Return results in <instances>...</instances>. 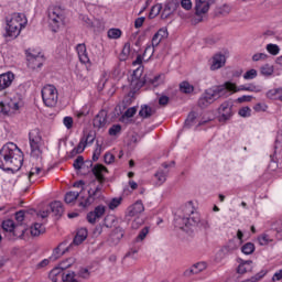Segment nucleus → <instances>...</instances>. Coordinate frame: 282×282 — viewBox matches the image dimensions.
<instances>
[{
  "instance_id": "1",
  "label": "nucleus",
  "mask_w": 282,
  "mask_h": 282,
  "mask_svg": "<svg viewBox=\"0 0 282 282\" xmlns=\"http://www.w3.org/2000/svg\"><path fill=\"white\" fill-rule=\"evenodd\" d=\"M23 166V151L14 142H8L0 149V169L19 171Z\"/></svg>"
},
{
  "instance_id": "2",
  "label": "nucleus",
  "mask_w": 282,
  "mask_h": 282,
  "mask_svg": "<svg viewBox=\"0 0 282 282\" xmlns=\"http://www.w3.org/2000/svg\"><path fill=\"white\" fill-rule=\"evenodd\" d=\"M93 174L96 180L89 183L88 197L85 202L79 203V206L83 208H87V206H91L96 199H100L102 197V188L105 186V175L109 173V170L102 164H96L93 169Z\"/></svg>"
},
{
  "instance_id": "3",
  "label": "nucleus",
  "mask_w": 282,
  "mask_h": 282,
  "mask_svg": "<svg viewBox=\"0 0 282 282\" xmlns=\"http://www.w3.org/2000/svg\"><path fill=\"white\" fill-rule=\"evenodd\" d=\"M197 224H199V214L195 212L193 202L186 203L181 207V209L177 210L174 218L175 228L186 230V228H191V226H197Z\"/></svg>"
},
{
  "instance_id": "4",
  "label": "nucleus",
  "mask_w": 282,
  "mask_h": 282,
  "mask_svg": "<svg viewBox=\"0 0 282 282\" xmlns=\"http://www.w3.org/2000/svg\"><path fill=\"white\" fill-rule=\"evenodd\" d=\"M228 89L235 90V84L226 82L225 85L214 86L212 88L205 89L198 99V107L200 109H207L213 102L228 96Z\"/></svg>"
},
{
  "instance_id": "5",
  "label": "nucleus",
  "mask_w": 282,
  "mask_h": 282,
  "mask_svg": "<svg viewBox=\"0 0 282 282\" xmlns=\"http://www.w3.org/2000/svg\"><path fill=\"white\" fill-rule=\"evenodd\" d=\"M144 74V68L142 66H139L132 74L131 82H130V93L128 96L130 98H133V95L138 94L144 85H152L153 87H158L160 83V75L154 76L153 78H147V76H143Z\"/></svg>"
},
{
  "instance_id": "6",
  "label": "nucleus",
  "mask_w": 282,
  "mask_h": 282,
  "mask_svg": "<svg viewBox=\"0 0 282 282\" xmlns=\"http://www.w3.org/2000/svg\"><path fill=\"white\" fill-rule=\"evenodd\" d=\"M28 25V18L23 13H13L9 20H7L4 36L9 39H18L21 34V30Z\"/></svg>"
},
{
  "instance_id": "7",
  "label": "nucleus",
  "mask_w": 282,
  "mask_h": 282,
  "mask_svg": "<svg viewBox=\"0 0 282 282\" xmlns=\"http://www.w3.org/2000/svg\"><path fill=\"white\" fill-rule=\"evenodd\" d=\"M48 25L52 32H58L61 25L65 24V9L61 6L51 4L47 9Z\"/></svg>"
},
{
  "instance_id": "8",
  "label": "nucleus",
  "mask_w": 282,
  "mask_h": 282,
  "mask_svg": "<svg viewBox=\"0 0 282 282\" xmlns=\"http://www.w3.org/2000/svg\"><path fill=\"white\" fill-rule=\"evenodd\" d=\"M29 142L31 147V155L32 158H41L42 151L41 147L43 145V137H41V130L35 128L29 133Z\"/></svg>"
},
{
  "instance_id": "9",
  "label": "nucleus",
  "mask_w": 282,
  "mask_h": 282,
  "mask_svg": "<svg viewBox=\"0 0 282 282\" xmlns=\"http://www.w3.org/2000/svg\"><path fill=\"white\" fill-rule=\"evenodd\" d=\"M42 100L45 107H55L58 104V89L54 85H45L42 90Z\"/></svg>"
},
{
  "instance_id": "10",
  "label": "nucleus",
  "mask_w": 282,
  "mask_h": 282,
  "mask_svg": "<svg viewBox=\"0 0 282 282\" xmlns=\"http://www.w3.org/2000/svg\"><path fill=\"white\" fill-rule=\"evenodd\" d=\"M1 226L4 232H9V239L11 240L20 239L25 235V228H22L19 232V227H17V224L12 219L3 220Z\"/></svg>"
},
{
  "instance_id": "11",
  "label": "nucleus",
  "mask_w": 282,
  "mask_h": 282,
  "mask_svg": "<svg viewBox=\"0 0 282 282\" xmlns=\"http://www.w3.org/2000/svg\"><path fill=\"white\" fill-rule=\"evenodd\" d=\"M218 113L219 122H227V120H230L232 118V102L224 101L218 108Z\"/></svg>"
},
{
  "instance_id": "12",
  "label": "nucleus",
  "mask_w": 282,
  "mask_h": 282,
  "mask_svg": "<svg viewBox=\"0 0 282 282\" xmlns=\"http://www.w3.org/2000/svg\"><path fill=\"white\" fill-rule=\"evenodd\" d=\"M105 213H107V207H105V205H98L93 212L87 214L86 219L88 224H96V221H100V219H102Z\"/></svg>"
},
{
  "instance_id": "13",
  "label": "nucleus",
  "mask_w": 282,
  "mask_h": 282,
  "mask_svg": "<svg viewBox=\"0 0 282 282\" xmlns=\"http://www.w3.org/2000/svg\"><path fill=\"white\" fill-rule=\"evenodd\" d=\"M26 61H28V66L31 69H41V67H43L44 59L41 53H39L37 55H34L32 53H26Z\"/></svg>"
},
{
  "instance_id": "14",
  "label": "nucleus",
  "mask_w": 282,
  "mask_h": 282,
  "mask_svg": "<svg viewBox=\"0 0 282 282\" xmlns=\"http://www.w3.org/2000/svg\"><path fill=\"white\" fill-rule=\"evenodd\" d=\"M12 83H14V73L7 72L0 74V91H6V89L12 87Z\"/></svg>"
},
{
  "instance_id": "15",
  "label": "nucleus",
  "mask_w": 282,
  "mask_h": 282,
  "mask_svg": "<svg viewBox=\"0 0 282 282\" xmlns=\"http://www.w3.org/2000/svg\"><path fill=\"white\" fill-rule=\"evenodd\" d=\"M144 210V204L142 200H137L134 204L130 205L127 210L126 215L127 217H139V215H142V212Z\"/></svg>"
},
{
  "instance_id": "16",
  "label": "nucleus",
  "mask_w": 282,
  "mask_h": 282,
  "mask_svg": "<svg viewBox=\"0 0 282 282\" xmlns=\"http://www.w3.org/2000/svg\"><path fill=\"white\" fill-rule=\"evenodd\" d=\"M224 65H226V55H224L223 53H216L212 57L210 70L217 72V69H221Z\"/></svg>"
},
{
  "instance_id": "17",
  "label": "nucleus",
  "mask_w": 282,
  "mask_h": 282,
  "mask_svg": "<svg viewBox=\"0 0 282 282\" xmlns=\"http://www.w3.org/2000/svg\"><path fill=\"white\" fill-rule=\"evenodd\" d=\"M65 246H67V241H64L62 243H59L53 251V254L51 256V261H56L57 259H61V257H63V254H65V252H69V250H72V246H68L65 248Z\"/></svg>"
},
{
  "instance_id": "18",
  "label": "nucleus",
  "mask_w": 282,
  "mask_h": 282,
  "mask_svg": "<svg viewBox=\"0 0 282 282\" xmlns=\"http://www.w3.org/2000/svg\"><path fill=\"white\" fill-rule=\"evenodd\" d=\"M93 126L95 129H102L107 126V112L106 110H100L93 120Z\"/></svg>"
},
{
  "instance_id": "19",
  "label": "nucleus",
  "mask_w": 282,
  "mask_h": 282,
  "mask_svg": "<svg viewBox=\"0 0 282 282\" xmlns=\"http://www.w3.org/2000/svg\"><path fill=\"white\" fill-rule=\"evenodd\" d=\"M210 1L215 0H197L195 6V14L199 17L200 14H206L210 10Z\"/></svg>"
},
{
  "instance_id": "20",
  "label": "nucleus",
  "mask_w": 282,
  "mask_h": 282,
  "mask_svg": "<svg viewBox=\"0 0 282 282\" xmlns=\"http://www.w3.org/2000/svg\"><path fill=\"white\" fill-rule=\"evenodd\" d=\"M164 39H169V30L160 29L152 37V47H158L164 41Z\"/></svg>"
},
{
  "instance_id": "21",
  "label": "nucleus",
  "mask_w": 282,
  "mask_h": 282,
  "mask_svg": "<svg viewBox=\"0 0 282 282\" xmlns=\"http://www.w3.org/2000/svg\"><path fill=\"white\" fill-rule=\"evenodd\" d=\"M89 231H87V228H79L73 239V242L69 245L70 248L72 246H80V243L87 239Z\"/></svg>"
},
{
  "instance_id": "22",
  "label": "nucleus",
  "mask_w": 282,
  "mask_h": 282,
  "mask_svg": "<svg viewBox=\"0 0 282 282\" xmlns=\"http://www.w3.org/2000/svg\"><path fill=\"white\" fill-rule=\"evenodd\" d=\"M206 270V262H197L192 268L184 271V276H193V274H199Z\"/></svg>"
},
{
  "instance_id": "23",
  "label": "nucleus",
  "mask_w": 282,
  "mask_h": 282,
  "mask_svg": "<svg viewBox=\"0 0 282 282\" xmlns=\"http://www.w3.org/2000/svg\"><path fill=\"white\" fill-rule=\"evenodd\" d=\"M51 213L55 215V217H63V213H65V208L63 207V203L59 200H55L50 204Z\"/></svg>"
},
{
  "instance_id": "24",
  "label": "nucleus",
  "mask_w": 282,
  "mask_h": 282,
  "mask_svg": "<svg viewBox=\"0 0 282 282\" xmlns=\"http://www.w3.org/2000/svg\"><path fill=\"white\" fill-rule=\"evenodd\" d=\"M78 58L80 63L87 64L89 63V56L87 55V46L85 44H78L76 46Z\"/></svg>"
},
{
  "instance_id": "25",
  "label": "nucleus",
  "mask_w": 282,
  "mask_h": 282,
  "mask_svg": "<svg viewBox=\"0 0 282 282\" xmlns=\"http://www.w3.org/2000/svg\"><path fill=\"white\" fill-rule=\"evenodd\" d=\"M228 91H253L256 94H259V91H261V87L254 84H249L248 86L241 85L239 86V88H237V85L235 84V89L234 90L227 89V93Z\"/></svg>"
},
{
  "instance_id": "26",
  "label": "nucleus",
  "mask_w": 282,
  "mask_h": 282,
  "mask_svg": "<svg viewBox=\"0 0 282 282\" xmlns=\"http://www.w3.org/2000/svg\"><path fill=\"white\" fill-rule=\"evenodd\" d=\"M31 235L32 237H41V235H45V226L39 223L33 224L31 226Z\"/></svg>"
},
{
  "instance_id": "27",
  "label": "nucleus",
  "mask_w": 282,
  "mask_h": 282,
  "mask_svg": "<svg viewBox=\"0 0 282 282\" xmlns=\"http://www.w3.org/2000/svg\"><path fill=\"white\" fill-rule=\"evenodd\" d=\"M9 105V109L11 110V113L14 116L19 109H21V99L11 98L6 100Z\"/></svg>"
},
{
  "instance_id": "28",
  "label": "nucleus",
  "mask_w": 282,
  "mask_h": 282,
  "mask_svg": "<svg viewBox=\"0 0 282 282\" xmlns=\"http://www.w3.org/2000/svg\"><path fill=\"white\" fill-rule=\"evenodd\" d=\"M41 173H43V169L41 167H32L29 173V182L34 184L39 177H41Z\"/></svg>"
},
{
  "instance_id": "29",
  "label": "nucleus",
  "mask_w": 282,
  "mask_h": 282,
  "mask_svg": "<svg viewBox=\"0 0 282 282\" xmlns=\"http://www.w3.org/2000/svg\"><path fill=\"white\" fill-rule=\"evenodd\" d=\"M166 175H169V172L164 171V170H159L155 174H154V180L156 181V186H162V184H164V182H166Z\"/></svg>"
},
{
  "instance_id": "30",
  "label": "nucleus",
  "mask_w": 282,
  "mask_h": 282,
  "mask_svg": "<svg viewBox=\"0 0 282 282\" xmlns=\"http://www.w3.org/2000/svg\"><path fill=\"white\" fill-rule=\"evenodd\" d=\"M153 113H155V110H153V108L147 105L141 106V109L139 111L140 118H144V119L151 118Z\"/></svg>"
},
{
  "instance_id": "31",
  "label": "nucleus",
  "mask_w": 282,
  "mask_h": 282,
  "mask_svg": "<svg viewBox=\"0 0 282 282\" xmlns=\"http://www.w3.org/2000/svg\"><path fill=\"white\" fill-rule=\"evenodd\" d=\"M80 197V193L78 192H67L64 197V202L66 204H74Z\"/></svg>"
},
{
  "instance_id": "32",
  "label": "nucleus",
  "mask_w": 282,
  "mask_h": 282,
  "mask_svg": "<svg viewBox=\"0 0 282 282\" xmlns=\"http://www.w3.org/2000/svg\"><path fill=\"white\" fill-rule=\"evenodd\" d=\"M180 91H182V94H193L195 91V86L191 85L188 82H182L180 84Z\"/></svg>"
},
{
  "instance_id": "33",
  "label": "nucleus",
  "mask_w": 282,
  "mask_h": 282,
  "mask_svg": "<svg viewBox=\"0 0 282 282\" xmlns=\"http://www.w3.org/2000/svg\"><path fill=\"white\" fill-rule=\"evenodd\" d=\"M260 74L262 76H272L274 74V66L264 64L260 67Z\"/></svg>"
},
{
  "instance_id": "34",
  "label": "nucleus",
  "mask_w": 282,
  "mask_h": 282,
  "mask_svg": "<svg viewBox=\"0 0 282 282\" xmlns=\"http://www.w3.org/2000/svg\"><path fill=\"white\" fill-rule=\"evenodd\" d=\"M250 265H252V261L250 260L240 263L237 269L238 274H246V272H250Z\"/></svg>"
},
{
  "instance_id": "35",
  "label": "nucleus",
  "mask_w": 282,
  "mask_h": 282,
  "mask_svg": "<svg viewBox=\"0 0 282 282\" xmlns=\"http://www.w3.org/2000/svg\"><path fill=\"white\" fill-rule=\"evenodd\" d=\"M0 116H13L8 101H0Z\"/></svg>"
},
{
  "instance_id": "36",
  "label": "nucleus",
  "mask_w": 282,
  "mask_h": 282,
  "mask_svg": "<svg viewBox=\"0 0 282 282\" xmlns=\"http://www.w3.org/2000/svg\"><path fill=\"white\" fill-rule=\"evenodd\" d=\"M153 54H155V46L148 44L142 54L143 58H147V61H151V58L153 57Z\"/></svg>"
},
{
  "instance_id": "37",
  "label": "nucleus",
  "mask_w": 282,
  "mask_h": 282,
  "mask_svg": "<svg viewBox=\"0 0 282 282\" xmlns=\"http://www.w3.org/2000/svg\"><path fill=\"white\" fill-rule=\"evenodd\" d=\"M86 147H87V144L84 142L83 139H80L77 147L70 151V155H78L79 153H83L85 151Z\"/></svg>"
},
{
  "instance_id": "38",
  "label": "nucleus",
  "mask_w": 282,
  "mask_h": 282,
  "mask_svg": "<svg viewBox=\"0 0 282 282\" xmlns=\"http://www.w3.org/2000/svg\"><path fill=\"white\" fill-rule=\"evenodd\" d=\"M197 119V115L195 112H189L185 120V129H191L193 124H195V120Z\"/></svg>"
},
{
  "instance_id": "39",
  "label": "nucleus",
  "mask_w": 282,
  "mask_h": 282,
  "mask_svg": "<svg viewBox=\"0 0 282 282\" xmlns=\"http://www.w3.org/2000/svg\"><path fill=\"white\" fill-rule=\"evenodd\" d=\"M254 250H256V247H254V243L252 242H247L241 247V252L243 254H252Z\"/></svg>"
},
{
  "instance_id": "40",
  "label": "nucleus",
  "mask_w": 282,
  "mask_h": 282,
  "mask_svg": "<svg viewBox=\"0 0 282 282\" xmlns=\"http://www.w3.org/2000/svg\"><path fill=\"white\" fill-rule=\"evenodd\" d=\"M160 12H162V4L158 3L154 4L149 13V19H155V17H158V14H160Z\"/></svg>"
},
{
  "instance_id": "41",
  "label": "nucleus",
  "mask_w": 282,
  "mask_h": 282,
  "mask_svg": "<svg viewBox=\"0 0 282 282\" xmlns=\"http://www.w3.org/2000/svg\"><path fill=\"white\" fill-rule=\"evenodd\" d=\"M110 237H112V239H115L116 241H120V239H122V237H124V230H122V228L118 227L111 232Z\"/></svg>"
},
{
  "instance_id": "42",
  "label": "nucleus",
  "mask_w": 282,
  "mask_h": 282,
  "mask_svg": "<svg viewBox=\"0 0 282 282\" xmlns=\"http://www.w3.org/2000/svg\"><path fill=\"white\" fill-rule=\"evenodd\" d=\"M120 36H122V31L120 29L108 30V39L118 40Z\"/></svg>"
},
{
  "instance_id": "43",
  "label": "nucleus",
  "mask_w": 282,
  "mask_h": 282,
  "mask_svg": "<svg viewBox=\"0 0 282 282\" xmlns=\"http://www.w3.org/2000/svg\"><path fill=\"white\" fill-rule=\"evenodd\" d=\"M120 204H122V197H115L112 198L109 204H108V208L110 210H116V208H118V206H120Z\"/></svg>"
},
{
  "instance_id": "44",
  "label": "nucleus",
  "mask_w": 282,
  "mask_h": 282,
  "mask_svg": "<svg viewBox=\"0 0 282 282\" xmlns=\"http://www.w3.org/2000/svg\"><path fill=\"white\" fill-rule=\"evenodd\" d=\"M76 263V258H68L66 260H63L59 265L64 270H67V268H72Z\"/></svg>"
},
{
  "instance_id": "45",
  "label": "nucleus",
  "mask_w": 282,
  "mask_h": 282,
  "mask_svg": "<svg viewBox=\"0 0 282 282\" xmlns=\"http://www.w3.org/2000/svg\"><path fill=\"white\" fill-rule=\"evenodd\" d=\"M15 221L20 226H25V224H23V221H25V210L22 209L15 213Z\"/></svg>"
},
{
  "instance_id": "46",
  "label": "nucleus",
  "mask_w": 282,
  "mask_h": 282,
  "mask_svg": "<svg viewBox=\"0 0 282 282\" xmlns=\"http://www.w3.org/2000/svg\"><path fill=\"white\" fill-rule=\"evenodd\" d=\"M73 166L76 171H80V169L85 166V158H83V155L77 156V159L73 163Z\"/></svg>"
},
{
  "instance_id": "47",
  "label": "nucleus",
  "mask_w": 282,
  "mask_h": 282,
  "mask_svg": "<svg viewBox=\"0 0 282 282\" xmlns=\"http://www.w3.org/2000/svg\"><path fill=\"white\" fill-rule=\"evenodd\" d=\"M215 14H216V17H219V15L226 17V14H230V7L223 6L218 9H216Z\"/></svg>"
},
{
  "instance_id": "48",
  "label": "nucleus",
  "mask_w": 282,
  "mask_h": 282,
  "mask_svg": "<svg viewBox=\"0 0 282 282\" xmlns=\"http://www.w3.org/2000/svg\"><path fill=\"white\" fill-rule=\"evenodd\" d=\"M267 52H269V54H272V56H276L279 52H281V48H279V45L276 44H268Z\"/></svg>"
},
{
  "instance_id": "49",
  "label": "nucleus",
  "mask_w": 282,
  "mask_h": 282,
  "mask_svg": "<svg viewBox=\"0 0 282 282\" xmlns=\"http://www.w3.org/2000/svg\"><path fill=\"white\" fill-rule=\"evenodd\" d=\"M257 76H258L257 69L251 68L245 73L243 78L245 80H254Z\"/></svg>"
},
{
  "instance_id": "50",
  "label": "nucleus",
  "mask_w": 282,
  "mask_h": 282,
  "mask_svg": "<svg viewBox=\"0 0 282 282\" xmlns=\"http://www.w3.org/2000/svg\"><path fill=\"white\" fill-rule=\"evenodd\" d=\"M175 8H177V2L175 0H172L165 4L164 12H175Z\"/></svg>"
},
{
  "instance_id": "51",
  "label": "nucleus",
  "mask_w": 282,
  "mask_h": 282,
  "mask_svg": "<svg viewBox=\"0 0 282 282\" xmlns=\"http://www.w3.org/2000/svg\"><path fill=\"white\" fill-rule=\"evenodd\" d=\"M101 153H102V145L97 142V147L93 154V162H98Z\"/></svg>"
},
{
  "instance_id": "52",
  "label": "nucleus",
  "mask_w": 282,
  "mask_h": 282,
  "mask_svg": "<svg viewBox=\"0 0 282 282\" xmlns=\"http://www.w3.org/2000/svg\"><path fill=\"white\" fill-rule=\"evenodd\" d=\"M238 113L241 118H250L252 109H250V107H242L239 109Z\"/></svg>"
},
{
  "instance_id": "53",
  "label": "nucleus",
  "mask_w": 282,
  "mask_h": 282,
  "mask_svg": "<svg viewBox=\"0 0 282 282\" xmlns=\"http://www.w3.org/2000/svg\"><path fill=\"white\" fill-rule=\"evenodd\" d=\"M258 241L261 246H268L272 239H270V236L268 234H262L258 237Z\"/></svg>"
},
{
  "instance_id": "54",
  "label": "nucleus",
  "mask_w": 282,
  "mask_h": 282,
  "mask_svg": "<svg viewBox=\"0 0 282 282\" xmlns=\"http://www.w3.org/2000/svg\"><path fill=\"white\" fill-rule=\"evenodd\" d=\"M279 91L280 88L269 90L267 93V98H270V100H279Z\"/></svg>"
},
{
  "instance_id": "55",
  "label": "nucleus",
  "mask_w": 282,
  "mask_h": 282,
  "mask_svg": "<svg viewBox=\"0 0 282 282\" xmlns=\"http://www.w3.org/2000/svg\"><path fill=\"white\" fill-rule=\"evenodd\" d=\"M75 276H76V273L72 272V273L63 274L62 280L64 282H78V280H76Z\"/></svg>"
},
{
  "instance_id": "56",
  "label": "nucleus",
  "mask_w": 282,
  "mask_h": 282,
  "mask_svg": "<svg viewBox=\"0 0 282 282\" xmlns=\"http://www.w3.org/2000/svg\"><path fill=\"white\" fill-rule=\"evenodd\" d=\"M121 131H122V126H120V124H113V126L109 129L108 133H109V135H118V133H120Z\"/></svg>"
},
{
  "instance_id": "57",
  "label": "nucleus",
  "mask_w": 282,
  "mask_h": 282,
  "mask_svg": "<svg viewBox=\"0 0 282 282\" xmlns=\"http://www.w3.org/2000/svg\"><path fill=\"white\" fill-rule=\"evenodd\" d=\"M147 235H149V227H144L139 235L137 236V241H144L147 239Z\"/></svg>"
},
{
  "instance_id": "58",
  "label": "nucleus",
  "mask_w": 282,
  "mask_h": 282,
  "mask_svg": "<svg viewBox=\"0 0 282 282\" xmlns=\"http://www.w3.org/2000/svg\"><path fill=\"white\" fill-rule=\"evenodd\" d=\"M90 272H89V269H87V268H82L79 271H78V276L80 278V279H89V276H90Z\"/></svg>"
},
{
  "instance_id": "59",
  "label": "nucleus",
  "mask_w": 282,
  "mask_h": 282,
  "mask_svg": "<svg viewBox=\"0 0 282 282\" xmlns=\"http://www.w3.org/2000/svg\"><path fill=\"white\" fill-rule=\"evenodd\" d=\"M268 58V54L265 53H256L253 56H252V61L254 63L259 62V61H265Z\"/></svg>"
},
{
  "instance_id": "60",
  "label": "nucleus",
  "mask_w": 282,
  "mask_h": 282,
  "mask_svg": "<svg viewBox=\"0 0 282 282\" xmlns=\"http://www.w3.org/2000/svg\"><path fill=\"white\" fill-rule=\"evenodd\" d=\"M254 111L261 112V111H268V105L263 102H258L253 106Z\"/></svg>"
},
{
  "instance_id": "61",
  "label": "nucleus",
  "mask_w": 282,
  "mask_h": 282,
  "mask_svg": "<svg viewBox=\"0 0 282 282\" xmlns=\"http://www.w3.org/2000/svg\"><path fill=\"white\" fill-rule=\"evenodd\" d=\"M63 124H64V127H66V129H72V127H74V118L65 117L63 119Z\"/></svg>"
},
{
  "instance_id": "62",
  "label": "nucleus",
  "mask_w": 282,
  "mask_h": 282,
  "mask_svg": "<svg viewBox=\"0 0 282 282\" xmlns=\"http://www.w3.org/2000/svg\"><path fill=\"white\" fill-rule=\"evenodd\" d=\"M138 113V108L137 107H131L128 108L124 112L126 118H133Z\"/></svg>"
},
{
  "instance_id": "63",
  "label": "nucleus",
  "mask_w": 282,
  "mask_h": 282,
  "mask_svg": "<svg viewBox=\"0 0 282 282\" xmlns=\"http://www.w3.org/2000/svg\"><path fill=\"white\" fill-rule=\"evenodd\" d=\"M82 140H84L85 144H94V140H96V137L91 133H88L87 135H84L82 138Z\"/></svg>"
},
{
  "instance_id": "64",
  "label": "nucleus",
  "mask_w": 282,
  "mask_h": 282,
  "mask_svg": "<svg viewBox=\"0 0 282 282\" xmlns=\"http://www.w3.org/2000/svg\"><path fill=\"white\" fill-rule=\"evenodd\" d=\"M171 100V98H169V96H166V95H161L160 97H159V105L161 106V107H166V105H169V101Z\"/></svg>"
}]
</instances>
